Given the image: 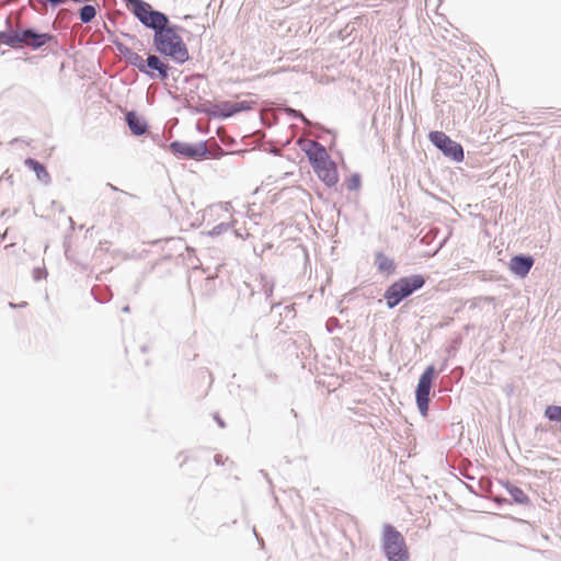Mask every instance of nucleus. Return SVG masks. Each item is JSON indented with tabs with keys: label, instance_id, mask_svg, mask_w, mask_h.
<instances>
[{
	"label": "nucleus",
	"instance_id": "1",
	"mask_svg": "<svg viewBox=\"0 0 561 561\" xmlns=\"http://www.w3.org/2000/svg\"><path fill=\"white\" fill-rule=\"evenodd\" d=\"M313 171L327 185L334 186L339 182V172L334 161L331 160L325 148L316 140H307L302 146Z\"/></svg>",
	"mask_w": 561,
	"mask_h": 561
},
{
	"label": "nucleus",
	"instance_id": "2",
	"mask_svg": "<svg viewBox=\"0 0 561 561\" xmlns=\"http://www.w3.org/2000/svg\"><path fill=\"white\" fill-rule=\"evenodd\" d=\"M154 45L160 54L171 57L179 64H183L190 58L185 43L173 27L156 32Z\"/></svg>",
	"mask_w": 561,
	"mask_h": 561
},
{
	"label": "nucleus",
	"instance_id": "3",
	"mask_svg": "<svg viewBox=\"0 0 561 561\" xmlns=\"http://www.w3.org/2000/svg\"><path fill=\"white\" fill-rule=\"evenodd\" d=\"M425 284V278L422 275H413L410 277H402L394 282L385 293V299L389 308H394L404 298L412 295L415 290L422 288Z\"/></svg>",
	"mask_w": 561,
	"mask_h": 561
},
{
	"label": "nucleus",
	"instance_id": "4",
	"mask_svg": "<svg viewBox=\"0 0 561 561\" xmlns=\"http://www.w3.org/2000/svg\"><path fill=\"white\" fill-rule=\"evenodd\" d=\"M382 545L389 561H409L404 538L393 526L386 525L383 527Z\"/></svg>",
	"mask_w": 561,
	"mask_h": 561
},
{
	"label": "nucleus",
	"instance_id": "5",
	"mask_svg": "<svg viewBox=\"0 0 561 561\" xmlns=\"http://www.w3.org/2000/svg\"><path fill=\"white\" fill-rule=\"evenodd\" d=\"M4 43L12 47L28 46L38 49L53 41L54 37L47 33H36L33 30H24L22 32H10L4 34Z\"/></svg>",
	"mask_w": 561,
	"mask_h": 561
},
{
	"label": "nucleus",
	"instance_id": "6",
	"mask_svg": "<svg viewBox=\"0 0 561 561\" xmlns=\"http://www.w3.org/2000/svg\"><path fill=\"white\" fill-rule=\"evenodd\" d=\"M430 140L433 142L435 147H437L443 153L457 161L460 162L463 160V149L460 144L453 140L443 131H431L428 135Z\"/></svg>",
	"mask_w": 561,
	"mask_h": 561
},
{
	"label": "nucleus",
	"instance_id": "7",
	"mask_svg": "<svg viewBox=\"0 0 561 561\" xmlns=\"http://www.w3.org/2000/svg\"><path fill=\"white\" fill-rule=\"evenodd\" d=\"M436 376V370L433 365L428 366L419 379L416 387V403L422 414H426L428 410L430 392L432 389L433 381Z\"/></svg>",
	"mask_w": 561,
	"mask_h": 561
},
{
	"label": "nucleus",
	"instance_id": "8",
	"mask_svg": "<svg viewBox=\"0 0 561 561\" xmlns=\"http://www.w3.org/2000/svg\"><path fill=\"white\" fill-rule=\"evenodd\" d=\"M207 216L211 220H221L210 232V236H217L228 228L232 219V206L230 203H219L207 209Z\"/></svg>",
	"mask_w": 561,
	"mask_h": 561
},
{
	"label": "nucleus",
	"instance_id": "9",
	"mask_svg": "<svg viewBox=\"0 0 561 561\" xmlns=\"http://www.w3.org/2000/svg\"><path fill=\"white\" fill-rule=\"evenodd\" d=\"M170 148L174 153H179L191 159L201 160L208 156V148L206 142L186 144L174 141L170 145Z\"/></svg>",
	"mask_w": 561,
	"mask_h": 561
},
{
	"label": "nucleus",
	"instance_id": "10",
	"mask_svg": "<svg viewBox=\"0 0 561 561\" xmlns=\"http://www.w3.org/2000/svg\"><path fill=\"white\" fill-rule=\"evenodd\" d=\"M251 103L248 101L242 102H221L216 105V110L219 116L221 117H230L236 113L251 110Z\"/></svg>",
	"mask_w": 561,
	"mask_h": 561
},
{
	"label": "nucleus",
	"instance_id": "11",
	"mask_svg": "<svg viewBox=\"0 0 561 561\" xmlns=\"http://www.w3.org/2000/svg\"><path fill=\"white\" fill-rule=\"evenodd\" d=\"M534 259L531 256L516 255L510 262V270L514 274L525 277L533 267Z\"/></svg>",
	"mask_w": 561,
	"mask_h": 561
},
{
	"label": "nucleus",
	"instance_id": "12",
	"mask_svg": "<svg viewBox=\"0 0 561 561\" xmlns=\"http://www.w3.org/2000/svg\"><path fill=\"white\" fill-rule=\"evenodd\" d=\"M126 123L134 135H144L148 126L146 122L134 111L126 113Z\"/></svg>",
	"mask_w": 561,
	"mask_h": 561
},
{
	"label": "nucleus",
	"instance_id": "13",
	"mask_svg": "<svg viewBox=\"0 0 561 561\" xmlns=\"http://www.w3.org/2000/svg\"><path fill=\"white\" fill-rule=\"evenodd\" d=\"M128 5H131L133 13L140 20L141 23L146 22L149 13H151V7L142 0H126Z\"/></svg>",
	"mask_w": 561,
	"mask_h": 561
},
{
	"label": "nucleus",
	"instance_id": "14",
	"mask_svg": "<svg viewBox=\"0 0 561 561\" xmlns=\"http://www.w3.org/2000/svg\"><path fill=\"white\" fill-rule=\"evenodd\" d=\"M167 23L168 18L163 13L158 11H151V13H149L148 19H146V22L144 24L158 32L160 30L168 28Z\"/></svg>",
	"mask_w": 561,
	"mask_h": 561
},
{
	"label": "nucleus",
	"instance_id": "15",
	"mask_svg": "<svg viewBox=\"0 0 561 561\" xmlns=\"http://www.w3.org/2000/svg\"><path fill=\"white\" fill-rule=\"evenodd\" d=\"M25 165H27L31 170H33L35 172L36 178L41 182H43L45 184H48L50 182V175H49L48 171L42 163H39L35 159L27 158L25 160Z\"/></svg>",
	"mask_w": 561,
	"mask_h": 561
},
{
	"label": "nucleus",
	"instance_id": "16",
	"mask_svg": "<svg viewBox=\"0 0 561 561\" xmlns=\"http://www.w3.org/2000/svg\"><path fill=\"white\" fill-rule=\"evenodd\" d=\"M376 264L380 273L390 275L396 270V264L392 259L388 257L383 253L379 252L376 254Z\"/></svg>",
	"mask_w": 561,
	"mask_h": 561
},
{
	"label": "nucleus",
	"instance_id": "17",
	"mask_svg": "<svg viewBox=\"0 0 561 561\" xmlns=\"http://www.w3.org/2000/svg\"><path fill=\"white\" fill-rule=\"evenodd\" d=\"M147 68L157 70L161 79H165L168 77L167 65H164L156 55H150L147 58L146 69Z\"/></svg>",
	"mask_w": 561,
	"mask_h": 561
},
{
	"label": "nucleus",
	"instance_id": "18",
	"mask_svg": "<svg viewBox=\"0 0 561 561\" xmlns=\"http://www.w3.org/2000/svg\"><path fill=\"white\" fill-rule=\"evenodd\" d=\"M510 495L513 500L518 504H528L529 497L528 495L518 486H510L508 489Z\"/></svg>",
	"mask_w": 561,
	"mask_h": 561
},
{
	"label": "nucleus",
	"instance_id": "19",
	"mask_svg": "<svg viewBox=\"0 0 561 561\" xmlns=\"http://www.w3.org/2000/svg\"><path fill=\"white\" fill-rule=\"evenodd\" d=\"M128 60L133 66L138 68L139 71L149 73L148 70L146 69L147 59L145 60L139 54H137V53L130 54L128 56Z\"/></svg>",
	"mask_w": 561,
	"mask_h": 561
},
{
	"label": "nucleus",
	"instance_id": "20",
	"mask_svg": "<svg viewBox=\"0 0 561 561\" xmlns=\"http://www.w3.org/2000/svg\"><path fill=\"white\" fill-rule=\"evenodd\" d=\"M96 15V10L93 5L87 4L80 10V20L83 23L91 22Z\"/></svg>",
	"mask_w": 561,
	"mask_h": 561
},
{
	"label": "nucleus",
	"instance_id": "21",
	"mask_svg": "<svg viewBox=\"0 0 561 561\" xmlns=\"http://www.w3.org/2000/svg\"><path fill=\"white\" fill-rule=\"evenodd\" d=\"M362 185V180L358 174H353L346 180V187L348 191H358Z\"/></svg>",
	"mask_w": 561,
	"mask_h": 561
},
{
	"label": "nucleus",
	"instance_id": "22",
	"mask_svg": "<svg viewBox=\"0 0 561 561\" xmlns=\"http://www.w3.org/2000/svg\"><path fill=\"white\" fill-rule=\"evenodd\" d=\"M295 113L296 116L300 117L305 123H308V121L306 119V117L304 116V114L301 113H298L296 111H293Z\"/></svg>",
	"mask_w": 561,
	"mask_h": 561
}]
</instances>
